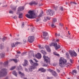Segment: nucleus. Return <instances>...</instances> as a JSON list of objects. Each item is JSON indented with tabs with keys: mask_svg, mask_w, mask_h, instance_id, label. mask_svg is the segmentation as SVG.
<instances>
[{
	"mask_svg": "<svg viewBox=\"0 0 79 79\" xmlns=\"http://www.w3.org/2000/svg\"><path fill=\"white\" fill-rule=\"evenodd\" d=\"M66 60L62 57H61L59 59V65L61 67H64V66L68 67V66H69L70 64L69 63H66Z\"/></svg>",
	"mask_w": 79,
	"mask_h": 79,
	"instance_id": "obj_1",
	"label": "nucleus"
},
{
	"mask_svg": "<svg viewBox=\"0 0 79 79\" xmlns=\"http://www.w3.org/2000/svg\"><path fill=\"white\" fill-rule=\"evenodd\" d=\"M29 14H27L25 16L29 19H33L37 16V13L34 12V10H29L28 12Z\"/></svg>",
	"mask_w": 79,
	"mask_h": 79,
	"instance_id": "obj_2",
	"label": "nucleus"
},
{
	"mask_svg": "<svg viewBox=\"0 0 79 79\" xmlns=\"http://www.w3.org/2000/svg\"><path fill=\"white\" fill-rule=\"evenodd\" d=\"M43 58L44 60V63H46V64H44L43 65V66H48V63H49V64L50 63V58L48 57V56H46L44 55L43 56Z\"/></svg>",
	"mask_w": 79,
	"mask_h": 79,
	"instance_id": "obj_3",
	"label": "nucleus"
},
{
	"mask_svg": "<svg viewBox=\"0 0 79 79\" xmlns=\"http://www.w3.org/2000/svg\"><path fill=\"white\" fill-rule=\"evenodd\" d=\"M7 74V69H2L0 71V77L6 76Z\"/></svg>",
	"mask_w": 79,
	"mask_h": 79,
	"instance_id": "obj_4",
	"label": "nucleus"
},
{
	"mask_svg": "<svg viewBox=\"0 0 79 79\" xmlns=\"http://www.w3.org/2000/svg\"><path fill=\"white\" fill-rule=\"evenodd\" d=\"M53 45H54V46L56 48V50H57V49H59V48H60L61 47L60 46V44H58V46L57 43H52L49 44V45L50 46V47H52V46H53Z\"/></svg>",
	"mask_w": 79,
	"mask_h": 79,
	"instance_id": "obj_5",
	"label": "nucleus"
},
{
	"mask_svg": "<svg viewBox=\"0 0 79 79\" xmlns=\"http://www.w3.org/2000/svg\"><path fill=\"white\" fill-rule=\"evenodd\" d=\"M69 52L71 57H73V56H77V53L75 52L74 50H70L69 51Z\"/></svg>",
	"mask_w": 79,
	"mask_h": 79,
	"instance_id": "obj_6",
	"label": "nucleus"
},
{
	"mask_svg": "<svg viewBox=\"0 0 79 79\" xmlns=\"http://www.w3.org/2000/svg\"><path fill=\"white\" fill-rule=\"evenodd\" d=\"M47 14L48 15H50V16H52L55 14V11L53 10H50L49 9L47 11Z\"/></svg>",
	"mask_w": 79,
	"mask_h": 79,
	"instance_id": "obj_7",
	"label": "nucleus"
},
{
	"mask_svg": "<svg viewBox=\"0 0 79 79\" xmlns=\"http://www.w3.org/2000/svg\"><path fill=\"white\" fill-rule=\"evenodd\" d=\"M34 37L32 36H29L28 39V41L30 43H32L34 42Z\"/></svg>",
	"mask_w": 79,
	"mask_h": 79,
	"instance_id": "obj_8",
	"label": "nucleus"
},
{
	"mask_svg": "<svg viewBox=\"0 0 79 79\" xmlns=\"http://www.w3.org/2000/svg\"><path fill=\"white\" fill-rule=\"evenodd\" d=\"M30 62L31 65L32 66H39V64L38 63H34L32 61V60H30Z\"/></svg>",
	"mask_w": 79,
	"mask_h": 79,
	"instance_id": "obj_9",
	"label": "nucleus"
},
{
	"mask_svg": "<svg viewBox=\"0 0 79 79\" xmlns=\"http://www.w3.org/2000/svg\"><path fill=\"white\" fill-rule=\"evenodd\" d=\"M33 57L35 58H37L38 59H40L42 57V55L40 53H38L37 55L35 54V55H33Z\"/></svg>",
	"mask_w": 79,
	"mask_h": 79,
	"instance_id": "obj_10",
	"label": "nucleus"
},
{
	"mask_svg": "<svg viewBox=\"0 0 79 79\" xmlns=\"http://www.w3.org/2000/svg\"><path fill=\"white\" fill-rule=\"evenodd\" d=\"M43 35L44 39L47 40V36H48V33L46 31L43 32Z\"/></svg>",
	"mask_w": 79,
	"mask_h": 79,
	"instance_id": "obj_11",
	"label": "nucleus"
},
{
	"mask_svg": "<svg viewBox=\"0 0 79 79\" xmlns=\"http://www.w3.org/2000/svg\"><path fill=\"white\" fill-rule=\"evenodd\" d=\"M24 8L23 6H20L18 7V11H23L24 10Z\"/></svg>",
	"mask_w": 79,
	"mask_h": 79,
	"instance_id": "obj_12",
	"label": "nucleus"
},
{
	"mask_svg": "<svg viewBox=\"0 0 79 79\" xmlns=\"http://www.w3.org/2000/svg\"><path fill=\"white\" fill-rule=\"evenodd\" d=\"M19 74H20L21 77V78H23L24 77V74L23 73H22L21 71H19L18 72Z\"/></svg>",
	"mask_w": 79,
	"mask_h": 79,
	"instance_id": "obj_13",
	"label": "nucleus"
},
{
	"mask_svg": "<svg viewBox=\"0 0 79 79\" xmlns=\"http://www.w3.org/2000/svg\"><path fill=\"white\" fill-rule=\"evenodd\" d=\"M38 4V3L36 2L35 1H32L29 4V5H30L31 6H32V5H36Z\"/></svg>",
	"mask_w": 79,
	"mask_h": 79,
	"instance_id": "obj_14",
	"label": "nucleus"
},
{
	"mask_svg": "<svg viewBox=\"0 0 79 79\" xmlns=\"http://www.w3.org/2000/svg\"><path fill=\"white\" fill-rule=\"evenodd\" d=\"M35 66H31L30 67V68L28 69L29 72L30 71V72H32V71L33 69H35Z\"/></svg>",
	"mask_w": 79,
	"mask_h": 79,
	"instance_id": "obj_15",
	"label": "nucleus"
},
{
	"mask_svg": "<svg viewBox=\"0 0 79 79\" xmlns=\"http://www.w3.org/2000/svg\"><path fill=\"white\" fill-rule=\"evenodd\" d=\"M39 71H41L42 73H45L47 71V69H44V68H40L39 69Z\"/></svg>",
	"mask_w": 79,
	"mask_h": 79,
	"instance_id": "obj_16",
	"label": "nucleus"
},
{
	"mask_svg": "<svg viewBox=\"0 0 79 79\" xmlns=\"http://www.w3.org/2000/svg\"><path fill=\"white\" fill-rule=\"evenodd\" d=\"M16 69L18 71H23V68L20 65H19V67H17Z\"/></svg>",
	"mask_w": 79,
	"mask_h": 79,
	"instance_id": "obj_17",
	"label": "nucleus"
},
{
	"mask_svg": "<svg viewBox=\"0 0 79 79\" xmlns=\"http://www.w3.org/2000/svg\"><path fill=\"white\" fill-rule=\"evenodd\" d=\"M48 19L50 20V18L48 17H44V19L43 20V21H44V22L47 21Z\"/></svg>",
	"mask_w": 79,
	"mask_h": 79,
	"instance_id": "obj_18",
	"label": "nucleus"
},
{
	"mask_svg": "<svg viewBox=\"0 0 79 79\" xmlns=\"http://www.w3.org/2000/svg\"><path fill=\"white\" fill-rule=\"evenodd\" d=\"M77 74V71H76V70H74L72 71V75H76Z\"/></svg>",
	"mask_w": 79,
	"mask_h": 79,
	"instance_id": "obj_19",
	"label": "nucleus"
},
{
	"mask_svg": "<svg viewBox=\"0 0 79 79\" xmlns=\"http://www.w3.org/2000/svg\"><path fill=\"white\" fill-rule=\"evenodd\" d=\"M5 67L8 66V61H7L4 62V64H2Z\"/></svg>",
	"mask_w": 79,
	"mask_h": 79,
	"instance_id": "obj_20",
	"label": "nucleus"
},
{
	"mask_svg": "<svg viewBox=\"0 0 79 79\" xmlns=\"http://www.w3.org/2000/svg\"><path fill=\"white\" fill-rule=\"evenodd\" d=\"M46 48L48 52H50L51 51V50H50V48H49V47L48 46L46 47Z\"/></svg>",
	"mask_w": 79,
	"mask_h": 79,
	"instance_id": "obj_21",
	"label": "nucleus"
},
{
	"mask_svg": "<svg viewBox=\"0 0 79 79\" xmlns=\"http://www.w3.org/2000/svg\"><path fill=\"white\" fill-rule=\"evenodd\" d=\"M52 74L54 76V77H56L58 76V74L56 73V72L54 71L53 73H52Z\"/></svg>",
	"mask_w": 79,
	"mask_h": 79,
	"instance_id": "obj_22",
	"label": "nucleus"
},
{
	"mask_svg": "<svg viewBox=\"0 0 79 79\" xmlns=\"http://www.w3.org/2000/svg\"><path fill=\"white\" fill-rule=\"evenodd\" d=\"M19 18H23V14L22 13H19Z\"/></svg>",
	"mask_w": 79,
	"mask_h": 79,
	"instance_id": "obj_23",
	"label": "nucleus"
},
{
	"mask_svg": "<svg viewBox=\"0 0 79 79\" xmlns=\"http://www.w3.org/2000/svg\"><path fill=\"white\" fill-rule=\"evenodd\" d=\"M10 61H14L15 63H16L17 61V59H10Z\"/></svg>",
	"mask_w": 79,
	"mask_h": 79,
	"instance_id": "obj_24",
	"label": "nucleus"
},
{
	"mask_svg": "<svg viewBox=\"0 0 79 79\" xmlns=\"http://www.w3.org/2000/svg\"><path fill=\"white\" fill-rule=\"evenodd\" d=\"M12 74H13L14 75V76H15L16 77L17 76V73H16V71H14L12 72Z\"/></svg>",
	"mask_w": 79,
	"mask_h": 79,
	"instance_id": "obj_25",
	"label": "nucleus"
},
{
	"mask_svg": "<svg viewBox=\"0 0 79 79\" xmlns=\"http://www.w3.org/2000/svg\"><path fill=\"white\" fill-rule=\"evenodd\" d=\"M3 48H4V46H3V43H2L0 45V49H3Z\"/></svg>",
	"mask_w": 79,
	"mask_h": 79,
	"instance_id": "obj_26",
	"label": "nucleus"
},
{
	"mask_svg": "<svg viewBox=\"0 0 79 79\" xmlns=\"http://www.w3.org/2000/svg\"><path fill=\"white\" fill-rule=\"evenodd\" d=\"M66 56L67 58H69V53L68 52H66L65 53Z\"/></svg>",
	"mask_w": 79,
	"mask_h": 79,
	"instance_id": "obj_27",
	"label": "nucleus"
},
{
	"mask_svg": "<svg viewBox=\"0 0 79 79\" xmlns=\"http://www.w3.org/2000/svg\"><path fill=\"white\" fill-rule=\"evenodd\" d=\"M40 52H41V53H43V55H46V54H47L46 52L44 51L43 50H41Z\"/></svg>",
	"mask_w": 79,
	"mask_h": 79,
	"instance_id": "obj_28",
	"label": "nucleus"
},
{
	"mask_svg": "<svg viewBox=\"0 0 79 79\" xmlns=\"http://www.w3.org/2000/svg\"><path fill=\"white\" fill-rule=\"evenodd\" d=\"M7 39V38L6 37L4 36L2 38V40L3 41V42H4V41L6 40Z\"/></svg>",
	"mask_w": 79,
	"mask_h": 79,
	"instance_id": "obj_29",
	"label": "nucleus"
},
{
	"mask_svg": "<svg viewBox=\"0 0 79 79\" xmlns=\"http://www.w3.org/2000/svg\"><path fill=\"white\" fill-rule=\"evenodd\" d=\"M57 21V20L56 19V18H55L54 19H53V23H56Z\"/></svg>",
	"mask_w": 79,
	"mask_h": 79,
	"instance_id": "obj_30",
	"label": "nucleus"
},
{
	"mask_svg": "<svg viewBox=\"0 0 79 79\" xmlns=\"http://www.w3.org/2000/svg\"><path fill=\"white\" fill-rule=\"evenodd\" d=\"M44 13L43 11H42L41 13H40V14L38 16V17L39 18H40V17H42V14H43V13Z\"/></svg>",
	"mask_w": 79,
	"mask_h": 79,
	"instance_id": "obj_31",
	"label": "nucleus"
},
{
	"mask_svg": "<svg viewBox=\"0 0 79 79\" xmlns=\"http://www.w3.org/2000/svg\"><path fill=\"white\" fill-rule=\"evenodd\" d=\"M15 43H12L11 44V46L12 48L13 47H15Z\"/></svg>",
	"mask_w": 79,
	"mask_h": 79,
	"instance_id": "obj_32",
	"label": "nucleus"
},
{
	"mask_svg": "<svg viewBox=\"0 0 79 79\" xmlns=\"http://www.w3.org/2000/svg\"><path fill=\"white\" fill-rule=\"evenodd\" d=\"M48 71H49V72H52V73L54 71L53 70H52L51 69H48Z\"/></svg>",
	"mask_w": 79,
	"mask_h": 79,
	"instance_id": "obj_33",
	"label": "nucleus"
},
{
	"mask_svg": "<svg viewBox=\"0 0 79 79\" xmlns=\"http://www.w3.org/2000/svg\"><path fill=\"white\" fill-rule=\"evenodd\" d=\"M38 47L40 49H44V47L43 46H41L40 45H39Z\"/></svg>",
	"mask_w": 79,
	"mask_h": 79,
	"instance_id": "obj_34",
	"label": "nucleus"
},
{
	"mask_svg": "<svg viewBox=\"0 0 79 79\" xmlns=\"http://www.w3.org/2000/svg\"><path fill=\"white\" fill-rule=\"evenodd\" d=\"M0 55L1 56V57L2 58H3V57H4V56H5V55L2 53L0 54Z\"/></svg>",
	"mask_w": 79,
	"mask_h": 79,
	"instance_id": "obj_35",
	"label": "nucleus"
},
{
	"mask_svg": "<svg viewBox=\"0 0 79 79\" xmlns=\"http://www.w3.org/2000/svg\"><path fill=\"white\" fill-rule=\"evenodd\" d=\"M16 68V66L12 67L10 69V70H13V69Z\"/></svg>",
	"mask_w": 79,
	"mask_h": 79,
	"instance_id": "obj_36",
	"label": "nucleus"
},
{
	"mask_svg": "<svg viewBox=\"0 0 79 79\" xmlns=\"http://www.w3.org/2000/svg\"><path fill=\"white\" fill-rule=\"evenodd\" d=\"M51 26L53 28V27H55L56 26H55V25H54L53 23H52L51 24Z\"/></svg>",
	"mask_w": 79,
	"mask_h": 79,
	"instance_id": "obj_37",
	"label": "nucleus"
},
{
	"mask_svg": "<svg viewBox=\"0 0 79 79\" xmlns=\"http://www.w3.org/2000/svg\"><path fill=\"white\" fill-rule=\"evenodd\" d=\"M28 64L24 62V64H23V66H27V65H28Z\"/></svg>",
	"mask_w": 79,
	"mask_h": 79,
	"instance_id": "obj_38",
	"label": "nucleus"
},
{
	"mask_svg": "<svg viewBox=\"0 0 79 79\" xmlns=\"http://www.w3.org/2000/svg\"><path fill=\"white\" fill-rule=\"evenodd\" d=\"M17 7V6L14 7V8H12V10H16V7Z\"/></svg>",
	"mask_w": 79,
	"mask_h": 79,
	"instance_id": "obj_39",
	"label": "nucleus"
},
{
	"mask_svg": "<svg viewBox=\"0 0 79 79\" xmlns=\"http://www.w3.org/2000/svg\"><path fill=\"white\" fill-rule=\"evenodd\" d=\"M55 35L56 36H58V37H59V36H60V33H59L58 34H57V33H56L55 34Z\"/></svg>",
	"mask_w": 79,
	"mask_h": 79,
	"instance_id": "obj_40",
	"label": "nucleus"
},
{
	"mask_svg": "<svg viewBox=\"0 0 79 79\" xmlns=\"http://www.w3.org/2000/svg\"><path fill=\"white\" fill-rule=\"evenodd\" d=\"M23 42L24 44H26V40L25 39H23Z\"/></svg>",
	"mask_w": 79,
	"mask_h": 79,
	"instance_id": "obj_41",
	"label": "nucleus"
},
{
	"mask_svg": "<svg viewBox=\"0 0 79 79\" xmlns=\"http://www.w3.org/2000/svg\"><path fill=\"white\" fill-rule=\"evenodd\" d=\"M15 45L16 46H17L19 44H18V42H16L15 43Z\"/></svg>",
	"mask_w": 79,
	"mask_h": 79,
	"instance_id": "obj_42",
	"label": "nucleus"
},
{
	"mask_svg": "<svg viewBox=\"0 0 79 79\" xmlns=\"http://www.w3.org/2000/svg\"><path fill=\"white\" fill-rule=\"evenodd\" d=\"M70 3L71 4H72V3H73V4H75V5H77V3L75 2H71Z\"/></svg>",
	"mask_w": 79,
	"mask_h": 79,
	"instance_id": "obj_43",
	"label": "nucleus"
},
{
	"mask_svg": "<svg viewBox=\"0 0 79 79\" xmlns=\"http://www.w3.org/2000/svg\"><path fill=\"white\" fill-rule=\"evenodd\" d=\"M24 22L22 23V27H24Z\"/></svg>",
	"mask_w": 79,
	"mask_h": 79,
	"instance_id": "obj_44",
	"label": "nucleus"
},
{
	"mask_svg": "<svg viewBox=\"0 0 79 79\" xmlns=\"http://www.w3.org/2000/svg\"><path fill=\"white\" fill-rule=\"evenodd\" d=\"M33 60L35 61L36 63H37V62H38V60H36L35 58H34Z\"/></svg>",
	"mask_w": 79,
	"mask_h": 79,
	"instance_id": "obj_45",
	"label": "nucleus"
},
{
	"mask_svg": "<svg viewBox=\"0 0 79 79\" xmlns=\"http://www.w3.org/2000/svg\"><path fill=\"white\" fill-rule=\"evenodd\" d=\"M9 13H11V14H13V11H11V10H10L9 11Z\"/></svg>",
	"mask_w": 79,
	"mask_h": 79,
	"instance_id": "obj_46",
	"label": "nucleus"
},
{
	"mask_svg": "<svg viewBox=\"0 0 79 79\" xmlns=\"http://www.w3.org/2000/svg\"><path fill=\"white\" fill-rule=\"evenodd\" d=\"M17 18L18 17L17 16H15L14 17H13V19H17Z\"/></svg>",
	"mask_w": 79,
	"mask_h": 79,
	"instance_id": "obj_47",
	"label": "nucleus"
},
{
	"mask_svg": "<svg viewBox=\"0 0 79 79\" xmlns=\"http://www.w3.org/2000/svg\"><path fill=\"white\" fill-rule=\"evenodd\" d=\"M20 39L19 38H15V40H19Z\"/></svg>",
	"mask_w": 79,
	"mask_h": 79,
	"instance_id": "obj_48",
	"label": "nucleus"
},
{
	"mask_svg": "<svg viewBox=\"0 0 79 79\" xmlns=\"http://www.w3.org/2000/svg\"><path fill=\"white\" fill-rule=\"evenodd\" d=\"M60 10H61V11H63V7H61L60 8Z\"/></svg>",
	"mask_w": 79,
	"mask_h": 79,
	"instance_id": "obj_49",
	"label": "nucleus"
},
{
	"mask_svg": "<svg viewBox=\"0 0 79 79\" xmlns=\"http://www.w3.org/2000/svg\"><path fill=\"white\" fill-rule=\"evenodd\" d=\"M25 53H26L25 52H24L23 53H22L21 54L22 56H24V54H25Z\"/></svg>",
	"mask_w": 79,
	"mask_h": 79,
	"instance_id": "obj_50",
	"label": "nucleus"
},
{
	"mask_svg": "<svg viewBox=\"0 0 79 79\" xmlns=\"http://www.w3.org/2000/svg\"><path fill=\"white\" fill-rule=\"evenodd\" d=\"M25 71H27V72H29V69H26V68H25Z\"/></svg>",
	"mask_w": 79,
	"mask_h": 79,
	"instance_id": "obj_51",
	"label": "nucleus"
},
{
	"mask_svg": "<svg viewBox=\"0 0 79 79\" xmlns=\"http://www.w3.org/2000/svg\"><path fill=\"white\" fill-rule=\"evenodd\" d=\"M25 63L28 64V62L26 60H24Z\"/></svg>",
	"mask_w": 79,
	"mask_h": 79,
	"instance_id": "obj_52",
	"label": "nucleus"
},
{
	"mask_svg": "<svg viewBox=\"0 0 79 79\" xmlns=\"http://www.w3.org/2000/svg\"><path fill=\"white\" fill-rule=\"evenodd\" d=\"M59 25L60 26H61V27H62V26H63V24L62 23H60Z\"/></svg>",
	"mask_w": 79,
	"mask_h": 79,
	"instance_id": "obj_53",
	"label": "nucleus"
},
{
	"mask_svg": "<svg viewBox=\"0 0 79 79\" xmlns=\"http://www.w3.org/2000/svg\"><path fill=\"white\" fill-rule=\"evenodd\" d=\"M39 21H40V19H36V21L38 22Z\"/></svg>",
	"mask_w": 79,
	"mask_h": 79,
	"instance_id": "obj_54",
	"label": "nucleus"
},
{
	"mask_svg": "<svg viewBox=\"0 0 79 79\" xmlns=\"http://www.w3.org/2000/svg\"><path fill=\"white\" fill-rule=\"evenodd\" d=\"M70 61L71 63H73V60L70 59Z\"/></svg>",
	"mask_w": 79,
	"mask_h": 79,
	"instance_id": "obj_55",
	"label": "nucleus"
},
{
	"mask_svg": "<svg viewBox=\"0 0 79 79\" xmlns=\"http://www.w3.org/2000/svg\"><path fill=\"white\" fill-rule=\"evenodd\" d=\"M34 29V27H32L31 28V31H33Z\"/></svg>",
	"mask_w": 79,
	"mask_h": 79,
	"instance_id": "obj_56",
	"label": "nucleus"
},
{
	"mask_svg": "<svg viewBox=\"0 0 79 79\" xmlns=\"http://www.w3.org/2000/svg\"><path fill=\"white\" fill-rule=\"evenodd\" d=\"M18 44H19V45H21V44H22V43L21 42H18Z\"/></svg>",
	"mask_w": 79,
	"mask_h": 79,
	"instance_id": "obj_57",
	"label": "nucleus"
},
{
	"mask_svg": "<svg viewBox=\"0 0 79 79\" xmlns=\"http://www.w3.org/2000/svg\"><path fill=\"white\" fill-rule=\"evenodd\" d=\"M57 71V72H58V73H60V70L58 69H56Z\"/></svg>",
	"mask_w": 79,
	"mask_h": 79,
	"instance_id": "obj_58",
	"label": "nucleus"
},
{
	"mask_svg": "<svg viewBox=\"0 0 79 79\" xmlns=\"http://www.w3.org/2000/svg\"><path fill=\"white\" fill-rule=\"evenodd\" d=\"M17 53L18 54H20V53H21V52L19 51L18 52H17Z\"/></svg>",
	"mask_w": 79,
	"mask_h": 79,
	"instance_id": "obj_59",
	"label": "nucleus"
},
{
	"mask_svg": "<svg viewBox=\"0 0 79 79\" xmlns=\"http://www.w3.org/2000/svg\"><path fill=\"white\" fill-rule=\"evenodd\" d=\"M53 65L54 66H56V64H55V63H54L53 64Z\"/></svg>",
	"mask_w": 79,
	"mask_h": 79,
	"instance_id": "obj_60",
	"label": "nucleus"
},
{
	"mask_svg": "<svg viewBox=\"0 0 79 79\" xmlns=\"http://www.w3.org/2000/svg\"><path fill=\"white\" fill-rule=\"evenodd\" d=\"M59 39H57L56 40V41L57 42H59Z\"/></svg>",
	"mask_w": 79,
	"mask_h": 79,
	"instance_id": "obj_61",
	"label": "nucleus"
},
{
	"mask_svg": "<svg viewBox=\"0 0 79 79\" xmlns=\"http://www.w3.org/2000/svg\"><path fill=\"white\" fill-rule=\"evenodd\" d=\"M66 5H68V4H69V3L66 2V3H65Z\"/></svg>",
	"mask_w": 79,
	"mask_h": 79,
	"instance_id": "obj_62",
	"label": "nucleus"
},
{
	"mask_svg": "<svg viewBox=\"0 0 79 79\" xmlns=\"http://www.w3.org/2000/svg\"><path fill=\"white\" fill-rule=\"evenodd\" d=\"M53 54H54L55 55H56V53H55V52H53Z\"/></svg>",
	"mask_w": 79,
	"mask_h": 79,
	"instance_id": "obj_63",
	"label": "nucleus"
},
{
	"mask_svg": "<svg viewBox=\"0 0 79 79\" xmlns=\"http://www.w3.org/2000/svg\"><path fill=\"white\" fill-rule=\"evenodd\" d=\"M77 69L78 70L79 69V66L77 67Z\"/></svg>",
	"mask_w": 79,
	"mask_h": 79,
	"instance_id": "obj_64",
	"label": "nucleus"
}]
</instances>
